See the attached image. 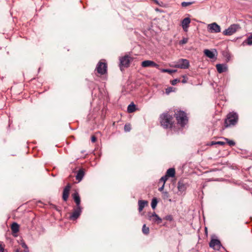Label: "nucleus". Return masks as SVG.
I'll use <instances>...</instances> for the list:
<instances>
[{
  "label": "nucleus",
  "instance_id": "obj_44",
  "mask_svg": "<svg viewBox=\"0 0 252 252\" xmlns=\"http://www.w3.org/2000/svg\"><path fill=\"white\" fill-rule=\"evenodd\" d=\"M163 193L165 194V195L167 196V195H168V193H167V192H166V191H165V192H163Z\"/></svg>",
  "mask_w": 252,
  "mask_h": 252
},
{
  "label": "nucleus",
  "instance_id": "obj_14",
  "mask_svg": "<svg viewBox=\"0 0 252 252\" xmlns=\"http://www.w3.org/2000/svg\"><path fill=\"white\" fill-rule=\"evenodd\" d=\"M70 188V184H68L63 189V199L64 201H66L68 199Z\"/></svg>",
  "mask_w": 252,
  "mask_h": 252
},
{
  "label": "nucleus",
  "instance_id": "obj_33",
  "mask_svg": "<svg viewBox=\"0 0 252 252\" xmlns=\"http://www.w3.org/2000/svg\"><path fill=\"white\" fill-rule=\"evenodd\" d=\"M168 178V177L166 175L161 178L160 181L163 182V184L165 185V183L166 181L167 180Z\"/></svg>",
  "mask_w": 252,
  "mask_h": 252
},
{
  "label": "nucleus",
  "instance_id": "obj_36",
  "mask_svg": "<svg viewBox=\"0 0 252 252\" xmlns=\"http://www.w3.org/2000/svg\"><path fill=\"white\" fill-rule=\"evenodd\" d=\"M173 91V88L172 87H168L166 89V93L167 94H169L170 93Z\"/></svg>",
  "mask_w": 252,
  "mask_h": 252
},
{
  "label": "nucleus",
  "instance_id": "obj_8",
  "mask_svg": "<svg viewBox=\"0 0 252 252\" xmlns=\"http://www.w3.org/2000/svg\"><path fill=\"white\" fill-rule=\"evenodd\" d=\"M208 30L211 33H218L220 32V27L216 23H213L208 25Z\"/></svg>",
  "mask_w": 252,
  "mask_h": 252
},
{
  "label": "nucleus",
  "instance_id": "obj_11",
  "mask_svg": "<svg viewBox=\"0 0 252 252\" xmlns=\"http://www.w3.org/2000/svg\"><path fill=\"white\" fill-rule=\"evenodd\" d=\"M141 66L143 67H155L158 68L159 65L154 62L150 60H146L142 62Z\"/></svg>",
  "mask_w": 252,
  "mask_h": 252
},
{
  "label": "nucleus",
  "instance_id": "obj_30",
  "mask_svg": "<svg viewBox=\"0 0 252 252\" xmlns=\"http://www.w3.org/2000/svg\"><path fill=\"white\" fill-rule=\"evenodd\" d=\"M188 38L184 37V38H183V39L181 40L180 41L179 44H181V45H183V44H186L188 42Z\"/></svg>",
  "mask_w": 252,
  "mask_h": 252
},
{
  "label": "nucleus",
  "instance_id": "obj_29",
  "mask_svg": "<svg viewBox=\"0 0 252 252\" xmlns=\"http://www.w3.org/2000/svg\"><path fill=\"white\" fill-rule=\"evenodd\" d=\"M176 71L175 70H171L168 69H161V72H167L169 74H172V73H174Z\"/></svg>",
  "mask_w": 252,
  "mask_h": 252
},
{
  "label": "nucleus",
  "instance_id": "obj_20",
  "mask_svg": "<svg viewBox=\"0 0 252 252\" xmlns=\"http://www.w3.org/2000/svg\"><path fill=\"white\" fill-rule=\"evenodd\" d=\"M11 229L13 233H16L19 230V225L16 222H13L11 224Z\"/></svg>",
  "mask_w": 252,
  "mask_h": 252
},
{
  "label": "nucleus",
  "instance_id": "obj_3",
  "mask_svg": "<svg viewBox=\"0 0 252 252\" xmlns=\"http://www.w3.org/2000/svg\"><path fill=\"white\" fill-rule=\"evenodd\" d=\"M177 122L181 126H184L188 122V119L186 114L182 111H178L175 114Z\"/></svg>",
  "mask_w": 252,
  "mask_h": 252
},
{
  "label": "nucleus",
  "instance_id": "obj_2",
  "mask_svg": "<svg viewBox=\"0 0 252 252\" xmlns=\"http://www.w3.org/2000/svg\"><path fill=\"white\" fill-rule=\"evenodd\" d=\"M238 116L236 113H229L225 120L224 126L225 127L234 126L237 123Z\"/></svg>",
  "mask_w": 252,
  "mask_h": 252
},
{
  "label": "nucleus",
  "instance_id": "obj_10",
  "mask_svg": "<svg viewBox=\"0 0 252 252\" xmlns=\"http://www.w3.org/2000/svg\"><path fill=\"white\" fill-rule=\"evenodd\" d=\"M209 246L216 250H219L221 247L220 241L218 239H212L210 242Z\"/></svg>",
  "mask_w": 252,
  "mask_h": 252
},
{
  "label": "nucleus",
  "instance_id": "obj_42",
  "mask_svg": "<svg viewBox=\"0 0 252 252\" xmlns=\"http://www.w3.org/2000/svg\"><path fill=\"white\" fill-rule=\"evenodd\" d=\"M0 252H4V248L0 245Z\"/></svg>",
  "mask_w": 252,
  "mask_h": 252
},
{
  "label": "nucleus",
  "instance_id": "obj_15",
  "mask_svg": "<svg viewBox=\"0 0 252 252\" xmlns=\"http://www.w3.org/2000/svg\"><path fill=\"white\" fill-rule=\"evenodd\" d=\"M204 53L207 57L210 59H214L217 55V52L216 50L212 51L209 49H205L204 51Z\"/></svg>",
  "mask_w": 252,
  "mask_h": 252
},
{
  "label": "nucleus",
  "instance_id": "obj_41",
  "mask_svg": "<svg viewBox=\"0 0 252 252\" xmlns=\"http://www.w3.org/2000/svg\"><path fill=\"white\" fill-rule=\"evenodd\" d=\"M164 188V185L163 184L162 186L158 189V190L160 191H162L163 190Z\"/></svg>",
  "mask_w": 252,
  "mask_h": 252
},
{
  "label": "nucleus",
  "instance_id": "obj_39",
  "mask_svg": "<svg viewBox=\"0 0 252 252\" xmlns=\"http://www.w3.org/2000/svg\"><path fill=\"white\" fill-rule=\"evenodd\" d=\"M215 145H217L216 142H215V141H212L209 144H207V145H209V146H213Z\"/></svg>",
  "mask_w": 252,
  "mask_h": 252
},
{
  "label": "nucleus",
  "instance_id": "obj_43",
  "mask_svg": "<svg viewBox=\"0 0 252 252\" xmlns=\"http://www.w3.org/2000/svg\"><path fill=\"white\" fill-rule=\"evenodd\" d=\"M157 4L159 5L158 1L157 0H153Z\"/></svg>",
  "mask_w": 252,
  "mask_h": 252
},
{
  "label": "nucleus",
  "instance_id": "obj_28",
  "mask_svg": "<svg viewBox=\"0 0 252 252\" xmlns=\"http://www.w3.org/2000/svg\"><path fill=\"white\" fill-rule=\"evenodd\" d=\"M194 2H192V1H191V2H186V1H184V2H182L181 3V5L182 7H187L192 4H193Z\"/></svg>",
  "mask_w": 252,
  "mask_h": 252
},
{
  "label": "nucleus",
  "instance_id": "obj_9",
  "mask_svg": "<svg viewBox=\"0 0 252 252\" xmlns=\"http://www.w3.org/2000/svg\"><path fill=\"white\" fill-rule=\"evenodd\" d=\"M82 212V208L81 206H76L74 209L73 212L70 216V219L72 220L77 219L81 215Z\"/></svg>",
  "mask_w": 252,
  "mask_h": 252
},
{
  "label": "nucleus",
  "instance_id": "obj_25",
  "mask_svg": "<svg viewBox=\"0 0 252 252\" xmlns=\"http://www.w3.org/2000/svg\"><path fill=\"white\" fill-rule=\"evenodd\" d=\"M178 188L179 191H184L185 189V185L182 182H179Z\"/></svg>",
  "mask_w": 252,
  "mask_h": 252
},
{
  "label": "nucleus",
  "instance_id": "obj_7",
  "mask_svg": "<svg viewBox=\"0 0 252 252\" xmlns=\"http://www.w3.org/2000/svg\"><path fill=\"white\" fill-rule=\"evenodd\" d=\"M107 67L106 63L99 62L96 65V70L98 73L103 75L107 72Z\"/></svg>",
  "mask_w": 252,
  "mask_h": 252
},
{
  "label": "nucleus",
  "instance_id": "obj_27",
  "mask_svg": "<svg viewBox=\"0 0 252 252\" xmlns=\"http://www.w3.org/2000/svg\"><path fill=\"white\" fill-rule=\"evenodd\" d=\"M142 232L145 234H148L149 233V228L146 226V224L143 225Z\"/></svg>",
  "mask_w": 252,
  "mask_h": 252
},
{
  "label": "nucleus",
  "instance_id": "obj_17",
  "mask_svg": "<svg viewBox=\"0 0 252 252\" xmlns=\"http://www.w3.org/2000/svg\"><path fill=\"white\" fill-rule=\"evenodd\" d=\"M73 198L76 204V206H80V198L78 192H76L72 194Z\"/></svg>",
  "mask_w": 252,
  "mask_h": 252
},
{
  "label": "nucleus",
  "instance_id": "obj_40",
  "mask_svg": "<svg viewBox=\"0 0 252 252\" xmlns=\"http://www.w3.org/2000/svg\"><path fill=\"white\" fill-rule=\"evenodd\" d=\"M183 78H183V79L182 80V82L183 83H187V79L186 78V77L185 76H183Z\"/></svg>",
  "mask_w": 252,
  "mask_h": 252
},
{
  "label": "nucleus",
  "instance_id": "obj_5",
  "mask_svg": "<svg viewBox=\"0 0 252 252\" xmlns=\"http://www.w3.org/2000/svg\"><path fill=\"white\" fill-rule=\"evenodd\" d=\"M240 29V27L239 25L236 24H232L223 32V34L225 35H231Z\"/></svg>",
  "mask_w": 252,
  "mask_h": 252
},
{
  "label": "nucleus",
  "instance_id": "obj_35",
  "mask_svg": "<svg viewBox=\"0 0 252 252\" xmlns=\"http://www.w3.org/2000/svg\"><path fill=\"white\" fill-rule=\"evenodd\" d=\"M166 220L172 221L173 220V217L171 215H167L165 216L164 218Z\"/></svg>",
  "mask_w": 252,
  "mask_h": 252
},
{
  "label": "nucleus",
  "instance_id": "obj_4",
  "mask_svg": "<svg viewBox=\"0 0 252 252\" xmlns=\"http://www.w3.org/2000/svg\"><path fill=\"white\" fill-rule=\"evenodd\" d=\"M174 67L181 69L188 68L189 63L187 59H181L174 63Z\"/></svg>",
  "mask_w": 252,
  "mask_h": 252
},
{
  "label": "nucleus",
  "instance_id": "obj_31",
  "mask_svg": "<svg viewBox=\"0 0 252 252\" xmlns=\"http://www.w3.org/2000/svg\"><path fill=\"white\" fill-rule=\"evenodd\" d=\"M225 139L229 146H233L235 145V143L233 140H229L227 138H225Z\"/></svg>",
  "mask_w": 252,
  "mask_h": 252
},
{
  "label": "nucleus",
  "instance_id": "obj_19",
  "mask_svg": "<svg viewBox=\"0 0 252 252\" xmlns=\"http://www.w3.org/2000/svg\"><path fill=\"white\" fill-rule=\"evenodd\" d=\"M84 176V172L83 169H80L78 171L77 175L76 176V179L77 180H78L79 182L82 180L83 177Z\"/></svg>",
  "mask_w": 252,
  "mask_h": 252
},
{
  "label": "nucleus",
  "instance_id": "obj_38",
  "mask_svg": "<svg viewBox=\"0 0 252 252\" xmlns=\"http://www.w3.org/2000/svg\"><path fill=\"white\" fill-rule=\"evenodd\" d=\"M217 145H223L225 144V142L222 141L216 142Z\"/></svg>",
  "mask_w": 252,
  "mask_h": 252
},
{
  "label": "nucleus",
  "instance_id": "obj_26",
  "mask_svg": "<svg viewBox=\"0 0 252 252\" xmlns=\"http://www.w3.org/2000/svg\"><path fill=\"white\" fill-rule=\"evenodd\" d=\"M158 204V201L157 199L156 198H154L152 199V202H151V207L152 209H155L157 205Z\"/></svg>",
  "mask_w": 252,
  "mask_h": 252
},
{
  "label": "nucleus",
  "instance_id": "obj_37",
  "mask_svg": "<svg viewBox=\"0 0 252 252\" xmlns=\"http://www.w3.org/2000/svg\"><path fill=\"white\" fill-rule=\"evenodd\" d=\"M96 138L94 136H93L91 137V141L93 143H94L96 141Z\"/></svg>",
  "mask_w": 252,
  "mask_h": 252
},
{
  "label": "nucleus",
  "instance_id": "obj_6",
  "mask_svg": "<svg viewBox=\"0 0 252 252\" xmlns=\"http://www.w3.org/2000/svg\"><path fill=\"white\" fill-rule=\"evenodd\" d=\"M147 218L153 223L159 224L162 222V219L155 212H149L147 214Z\"/></svg>",
  "mask_w": 252,
  "mask_h": 252
},
{
  "label": "nucleus",
  "instance_id": "obj_18",
  "mask_svg": "<svg viewBox=\"0 0 252 252\" xmlns=\"http://www.w3.org/2000/svg\"><path fill=\"white\" fill-rule=\"evenodd\" d=\"M148 201L146 200H139L138 201V210L141 212L143 210L145 206L148 205Z\"/></svg>",
  "mask_w": 252,
  "mask_h": 252
},
{
  "label": "nucleus",
  "instance_id": "obj_1",
  "mask_svg": "<svg viewBox=\"0 0 252 252\" xmlns=\"http://www.w3.org/2000/svg\"><path fill=\"white\" fill-rule=\"evenodd\" d=\"M172 117L168 113L162 114L160 117V123L164 128H170L172 126Z\"/></svg>",
  "mask_w": 252,
  "mask_h": 252
},
{
  "label": "nucleus",
  "instance_id": "obj_21",
  "mask_svg": "<svg viewBox=\"0 0 252 252\" xmlns=\"http://www.w3.org/2000/svg\"><path fill=\"white\" fill-rule=\"evenodd\" d=\"M175 170L174 168H172L168 169L166 173V175L168 177H173L175 176Z\"/></svg>",
  "mask_w": 252,
  "mask_h": 252
},
{
  "label": "nucleus",
  "instance_id": "obj_45",
  "mask_svg": "<svg viewBox=\"0 0 252 252\" xmlns=\"http://www.w3.org/2000/svg\"><path fill=\"white\" fill-rule=\"evenodd\" d=\"M16 252H21L19 250L17 249L16 250Z\"/></svg>",
  "mask_w": 252,
  "mask_h": 252
},
{
  "label": "nucleus",
  "instance_id": "obj_23",
  "mask_svg": "<svg viewBox=\"0 0 252 252\" xmlns=\"http://www.w3.org/2000/svg\"><path fill=\"white\" fill-rule=\"evenodd\" d=\"M243 44H246L249 45H252V34L249 36L247 39L243 42Z\"/></svg>",
  "mask_w": 252,
  "mask_h": 252
},
{
  "label": "nucleus",
  "instance_id": "obj_34",
  "mask_svg": "<svg viewBox=\"0 0 252 252\" xmlns=\"http://www.w3.org/2000/svg\"><path fill=\"white\" fill-rule=\"evenodd\" d=\"M180 80L178 79H175L171 81V83L172 85H175L177 83L179 82Z\"/></svg>",
  "mask_w": 252,
  "mask_h": 252
},
{
  "label": "nucleus",
  "instance_id": "obj_12",
  "mask_svg": "<svg viewBox=\"0 0 252 252\" xmlns=\"http://www.w3.org/2000/svg\"><path fill=\"white\" fill-rule=\"evenodd\" d=\"M129 57L128 56H125L124 57H122L120 59V68L122 69V67H127L128 66L129 63Z\"/></svg>",
  "mask_w": 252,
  "mask_h": 252
},
{
  "label": "nucleus",
  "instance_id": "obj_32",
  "mask_svg": "<svg viewBox=\"0 0 252 252\" xmlns=\"http://www.w3.org/2000/svg\"><path fill=\"white\" fill-rule=\"evenodd\" d=\"M124 129L125 131H129L131 129L130 125L129 124H126L124 127Z\"/></svg>",
  "mask_w": 252,
  "mask_h": 252
},
{
  "label": "nucleus",
  "instance_id": "obj_16",
  "mask_svg": "<svg viewBox=\"0 0 252 252\" xmlns=\"http://www.w3.org/2000/svg\"><path fill=\"white\" fill-rule=\"evenodd\" d=\"M190 23L189 18H185L182 21V26L184 31L187 32Z\"/></svg>",
  "mask_w": 252,
  "mask_h": 252
},
{
  "label": "nucleus",
  "instance_id": "obj_22",
  "mask_svg": "<svg viewBox=\"0 0 252 252\" xmlns=\"http://www.w3.org/2000/svg\"><path fill=\"white\" fill-rule=\"evenodd\" d=\"M135 110V105L133 103L130 104L127 108V111L128 113H132Z\"/></svg>",
  "mask_w": 252,
  "mask_h": 252
},
{
  "label": "nucleus",
  "instance_id": "obj_24",
  "mask_svg": "<svg viewBox=\"0 0 252 252\" xmlns=\"http://www.w3.org/2000/svg\"><path fill=\"white\" fill-rule=\"evenodd\" d=\"M20 245L22 246V248L24 249L25 252H29V248L26 245V244L25 243L24 240H21L20 242Z\"/></svg>",
  "mask_w": 252,
  "mask_h": 252
},
{
  "label": "nucleus",
  "instance_id": "obj_13",
  "mask_svg": "<svg viewBox=\"0 0 252 252\" xmlns=\"http://www.w3.org/2000/svg\"><path fill=\"white\" fill-rule=\"evenodd\" d=\"M216 66L219 73L226 72L228 70L227 65L226 64H217Z\"/></svg>",
  "mask_w": 252,
  "mask_h": 252
}]
</instances>
